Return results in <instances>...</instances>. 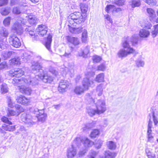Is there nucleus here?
<instances>
[{
	"label": "nucleus",
	"mask_w": 158,
	"mask_h": 158,
	"mask_svg": "<svg viewBox=\"0 0 158 158\" xmlns=\"http://www.w3.org/2000/svg\"><path fill=\"white\" fill-rule=\"evenodd\" d=\"M33 113L36 115L39 122L43 123L46 121L47 114L44 113V109L39 110L37 108H35L34 109Z\"/></svg>",
	"instance_id": "obj_5"
},
{
	"label": "nucleus",
	"mask_w": 158,
	"mask_h": 158,
	"mask_svg": "<svg viewBox=\"0 0 158 158\" xmlns=\"http://www.w3.org/2000/svg\"><path fill=\"white\" fill-rule=\"evenodd\" d=\"M35 19L34 16L30 15L29 16L28 21L31 24H34L36 23Z\"/></svg>",
	"instance_id": "obj_54"
},
{
	"label": "nucleus",
	"mask_w": 158,
	"mask_h": 158,
	"mask_svg": "<svg viewBox=\"0 0 158 158\" xmlns=\"http://www.w3.org/2000/svg\"><path fill=\"white\" fill-rule=\"evenodd\" d=\"M68 41L74 45H77L79 44V41L77 38L68 36L67 37Z\"/></svg>",
	"instance_id": "obj_22"
},
{
	"label": "nucleus",
	"mask_w": 158,
	"mask_h": 158,
	"mask_svg": "<svg viewBox=\"0 0 158 158\" xmlns=\"http://www.w3.org/2000/svg\"><path fill=\"white\" fill-rule=\"evenodd\" d=\"M23 56L21 57V58L23 60L24 62H28L29 60L31 58L30 55H28L27 53H23Z\"/></svg>",
	"instance_id": "obj_48"
},
{
	"label": "nucleus",
	"mask_w": 158,
	"mask_h": 158,
	"mask_svg": "<svg viewBox=\"0 0 158 158\" xmlns=\"http://www.w3.org/2000/svg\"><path fill=\"white\" fill-rule=\"evenodd\" d=\"M105 75L103 73H101L97 75L95 79V81L98 82L104 81Z\"/></svg>",
	"instance_id": "obj_29"
},
{
	"label": "nucleus",
	"mask_w": 158,
	"mask_h": 158,
	"mask_svg": "<svg viewBox=\"0 0 158 158\" xmlns=\"http://www.w3.org/2000/svg\"><path fill=\"white\" fill-rule=\"evenodd\" d=\"M130 3V5L132 8L139 7L141 5L140 2L139 0H132Z\"/></svg>",
	"instance_id": "obj_37"
},
{
	"label": "nucleus",
	"mask_w": 158,
	"mask_h": 158,
	"mask_svg": "<svg viewBox=\"0 0 158 158\" xmlns=\"http://www.w3.org/2000/svg\"><path fill=\"white\" fill-rule=\"evenodd\" d=\"M98 151L91 150L88 156V158H95L98 153Z\"/></svg>",
	"instance_id": "obj_40"
},
{
	"label": "nucleus",
	"mask_w": 158,
	"mask_h": 158,
	"mask_svg": "<svg viewBox=\"0 0 158 158\" xmlns=\"http://www.w3.org/2000/svg\"><path fill=\"white\" fill-rule=\"evenodd\" d=\"M94 104L99 114L104 113L106 110L105 101L102 99H98Z\"/></svg>",
	"instance_id": "obj_7"
},
{
	"label": "nucleus",
	"mask_w": 158,
	"mask_h": 158,
	"mask_svg": "<svg viewBox=\"0 0 158 158\" xmlns=\"http://www.w3.org/2000/svg\"><path fill=\"white\" fill-rule=\"evenodd\" d=\"M146 3L149 5H154L156 4V0H146Z\"/></svg>",
	"instance_id": "obj_64"
},
{
	"label": "nucleus",
	"mask_w": 158,
	"mask_h": 158,
	"mask_svg": "<svg viewBox=\"0 0 158 158\" xmlns=\"http://www.w3.org/2000/svg\"><path fill=\"white\" fill-rule=\"evenodd\" d=\"M85 98L89 102H90L89 104L94 103V100L93 99L91 95H90L89 94H86Z\"/></svg>",
	"instance_id": "obj_51"
},
{
	"label": "nucleus",
	"mask_w": 158,
	"mask_h": 158,
	"mask_svg": "<svg viewBox=\"0 0 158 158\" xmlns=\"http://www.w3.org/2000/svg\"><path fill=\"white\" fill-rule=\"evenodd\" d=\"M25 31L27 32L29 34L32 36L33 38V40H36L38 38V36L35 35V32L34 30L31 27H28L25 29Z\"/></svg>",
	"instance_id": "obj_20"
},
{
	"label": "nucleus",
	"mask_w": 158,
	"mask_h": 158,
	"mask_svg": "<svg viewBox=\"0 0 158 158\" xmlns=\"http://www.w3.org/2000/svg\"><path fill=\"white\" fill-rule=\"evenodd\" d=\"M82 85L85 90H88L89 87H93L95 86L94 80L93 79L90 80V79L85 78L83 79L82 82Z\"/></svg>",
	"instance_id": "obj_9"
},
{
	"label": "nucleus",
	"mask_w": 158,
	"mask_h": 158,
	"mask_svg": "<svg viewBox=\"0 0 158 158\" xmlns=\"http://www.w3.org/2000/svg\"><path fill=\"white\" fill-rule=\"evenodd\" d=\"M25 22L23 18L20 19V20L15 23L12 27V30L14 32L19 35L23 32V28L22 24H24Z\"/></svg>",
	"instance_id": "obj_6"
},
{
	"label": "nucleus",
	"mask_w": 158,
	"mask_h": 158,
	"mask_svg": "<svg viewBox=\"0 0 158 158\" xmlns=\"http://www.w3.org/2000/svg\"><path fill=\"white\" fill-rule=\"evenodd\" d=\"M107 145L108 148L110 149L114 150L116 147L115 143L111 141L107 142Z\"/></svg>",
	"instance_id": "obj_45"
},
{
	"label": "nucleus",
	"mask_w": 158,
	"mask_h": 158,
	"mask_svg": "<svg viewBox=\"0 0 158 158\" xmlns=\"http://www.w3.org/2000/svg\"><path fill=\"white\" fill-rule=\"evenodd\" d=\"M1 93L4 94L8 92V89L7 85L5 83L3 84L1 87Z\"/></svg>",
	"instance_id": "obj_41"
},
{
	"label": "nucleus",
	"mask_w": 158,
	"mask_h": 158,
	"mask_svg": "<svg viewBox=\"0 0 158 158\" xmlns=\"http://www.w3.org/2000/svg\"><path fill=\"white\" fill-rule=\"evenodd\" d=\"M153 135L152 130H147V135L148 142H152L153 141L154 136Z\"/></svg>",
	"instance_id": "obj_31"
},
{
	"label": "nucleus",
	"mask_w": 158,
	"mask_h": 158,
	"mask_svg": "<svg viewBox=\"0 0 158 158\" xmlns=\"http://www.w3.org/2000/svg\"><path fill=\"white\" fill-rule=\"evenodd\" d=\"M8 68L7 64L5 61L0 64V70H6Z\"/></svg>",
	"instance_id": "obj_55"
},
{
	"label": "nucleus",
	"mask_w": 158,
	"mask_h": 158,
	"mask_svg": "<svg viewBox=\"0 0 158 158\" xmlns=\"http://www.w3.org/2000/svg\"><path fill=\"white\" fill-rule=\"evenodd\" d=\"M12 11L14 14L16 15L23 14L25 12L24 11V9L22 7H20L19 6L14 7L13 8Z\"/></svg>",
	"instance_id": "obj_24"
},
{
	"label": "nucleus",
	"mask_w": 158,
	"mask_h": 158,
	"mask_svg": "<svg viewBox=\"0 0 158 158\" xmlns=\"http://www.w3.org/2000/svg\"><path fill=\"white\" fill-rule=\"evenodd\" d=\"M20 119L27 127H31L35 123V122L32 120V116L25 113L21 114Z\"/></svg>",
	"instance_id": "obj_8"
},
{
	"label": "nucleus",
	"mask_w": 158,
	"mask_h": 158,
	"mask_svg": "<svg viewBox=\"0 0 158 158\" xmlns=\"http://www.w3.org/2000/svg\"><path fill=\"white\" fill-rule=\"evenodd\" d=\"M104 155L105 158H114L116 154L114 152L107 151L105 152Z\"/></svg>",
	"instance_id": "obj_30"
},
{
	"label": "nucleus",
	"mask_w": 158,
	"mask_h": 158,
	"mask_svg": "<svg viewBox=\"0 0 158 158\" xmlns=\"http://www.w3.org/2000/svg\"><path fill=\"white\" fill-rule=\"evenodd\" d=\"M36 30L39 35L44 36L47 33L48 28L47 26L44 25H40L39 26V27Z\"/></svg>",
	"instance_id": "obj_15"
},
{
	"label": "nucleus",
	"mask_w": 158,
	"mask_h": 158,
	"mask_svg": "<svg viewBox=\"0 0 158 158\" xmlns=\"http://www.w3.org/2000/svg\"><path fill=\"white\" fill-rule=\"evenodd\" d=\"M69 84V82L67 80H61L58 88L59 91L62 93L64 92L67 90Z\"/></svg>",
	"instance_id": "obj_12"
},
{
	"label": "nucleus",
	"mask_w": 158,
	"mask_h": 158,
	"mask_svg": "<svg viewBox=\"0 0 158 158\" xmlns=\"http://www.w3.org/2000/svg\"><path fill=\"white\" fill-rule=\"evenodd\" d=\"M146 152L147 154V156L148 158H152L155 157V154L150 152L148 150H146Z\"/></svg>",
	"instance_id": "obj_59"
},
{
	"label": "nucleus",
	"mask_w": 158,
	"mask_h": 158,
	"mask_svg": "<svg viewBox=\"0 0 158 158\" xmlns=\"http://www.w3.org/2000/svg\"><path fill=\"white\" fill-rule=\"evenodd\" d=\"M86 91L84 87L81 86H77L74 89V92L77 95H80L83 93L85 91Z\"/></svg>",
	"instance_id": "obj_27"
},
{
	"label": "nucleus",
	"mask_w": 158,
	"mask_h": 158,
	"mask_svg": "<svg viewBox=\"0 0 158 158\" xmlns=\"http://www.w3.org/2000/svg\"><path fill=\"white\" fill-rule=\"evenodd\" d=\"M11 18L10 17L6 18L3 21V23L5 26H8L10 24Z\"/></svg>",
	"instance_id": "obj_56"
},
{
	"label": "nucleus",
	"mask_w": 158,
	"mask_h": 158,
	"mask_svg": "<svg viewBox=\"0 0 158 158\" xmlns=\"http://www.w3.org/2000/svg\"><path fill=\"white\" fill-rule=\"evenodd\" d=\"M80 6L82 13L83 14H85L88 10V5L84 3H81Z\"/></svg>",
	"instance_id": "obj_33"
},
{
	"label": "nucleus",
	"mask_w": 158,
	"mask_h": 158,
	"mask_svg": "<svg viewBox=\"0 0 158 158\" xmlns=\"http://www.w3.org/2000/svg\"><path fill=\"white\" fill-rule=\"evenodd\" d=\"M82 143L85 148L91 146L94 144V143L85 137H76L73 141V143H75L77 146Z\"/></svg>",
	"instance_id": "obj_4"
},
{
	"label": "nucleus",
	"mask_w": 158,
	"mask_h": 158,
	"mask_svg": "<svg viewBox=\"0 0 158 158\" xmlns=\"http://www.w3.org/2000/svg\"><path fill=\"white\" fill-rule=\"evenodd\" d=\"M102 141L100 140H99L96 142L95 144L96 148L98 149L100 148L102 144Z\"/></svg>",
	"instance_id": "obj_60"
},
{
	"label": "nucleus",
	"mask_w": 158,
	"mask_h": 158,
	"mask_svg": "<svg viewBox=\"0 0 158 158\" xmlns=\"http://www.w3.org/2000/svg\"><path fill=\"white\" fill-rule=\"evenodd\" d=\"M0 12L2 15H6L10 13V10L9 8H3L1 9Z\"/></svg>",
	"instance_id": "obj_50"
},
{
	"label": "nucleus",
	"mask_w": 158,
	"mask_h": 158,
	"mask_svg": "<svg viewBox=\"0 0 158 158\" xmlns=\"http://www.w3.org/2000/svg\"><path fill=\"white\" fill-rule=\"evenodd\" d=\"M17 102L23 105H27L30 102V100L24 96L21 95L16 98Z\"/></svg>",
	"instance_id": "obj_18"
},
{
	"label": "nucleus",
	"mask_w": 158,
	"mask_h": 158,
	"mask_svg": "<svg viewBox=\"0 0 158 158\" xmlns=\"http://www.w3.org/2000/svg\"><path fill=\"white\" fill-rule=\"evenodd\" d=\"M147 11L148 14L149 16L152 19L156 17L155 12L153 9L150 8H148L147 9Z\"/></svg>",
	"instance_id": "obj_32"
},
{
	"label": "nucleus",
	"mask_w": 158,
	"mask_h": 158,
	"mask_svg": "<svg viewBox=\"0 0 158 158\" xmlns=\"http://www.w3.org/2000/svg\"><path fill=\"white\" fill-rule=\"evenodd\" d=\"M73 65L69 66V67H65L64 65L60 69V71L61 72V73L63 74H66L67 73H72L74 72Z\"/></svg>",
	"instance_id": "obj_16"
},
{
	"label": "nucleus",
	"mask_w": 158,
	"mask_h": 158,
	"mask_svg": "<svg viewBox=\"0 0 158 158\" xmlns=\"http://www.w3.org/2000/svg\"><path fill=\"white\" fill-rule=\"evenodd\" d=\"M7 115L8 116L10 117L11 116H18V113L16 111L13 110L8 109L7 112Z\"/></svg>",
	"instance_id": "obj_39"
},
{
	"label": "nucleus",
	"mask_w": 158,
	"mask_h": 158,
	"mask_svg": "<svg viewBox=\"0 0 158 158\" xmlns=\"http://www.w3.org/2000/svg\"><path fill=\"white\" fill-rule=\"evenodd\" d=\"M86 112L90 117H92L96 114H99L97 109L94 108L93 106H88L86 108Z\"/></svg>",
	"instance_id": "obj_19"
},
{
	"label": "nucleus",
	"mask_w": 158,
	"mask_h": 158,
	"mask_svg": "<svg viewBox=\"0 0 158 158\" xmlns=\"http://www.w3.org/2000/svg\"><path fill=\"white\" fill-rule=\"evenodd\" d=\"M106 69V65L105 62H103L99 65L97 67L96 70L98 71H104Z\"/></svg>",
	"instance_id": "obj_38"
},
{
	"label": "nucleus",
	"mask_w": 158,
	"mask_h": 158,
	"mask_svg": "<svg viewBox=\"0 0 158 158\" xmlns=\"http://www.w3.org/2000/svg\"><path fill=\"white\" fill-rule=\"evenodd\" d=\"M20 59L19 57L17 58H14L10 60L9 61V62L11 65H18L20 64Z\"/></svg>",
	"instance_id": "obj_34"
},
{
	"label": "nucleus",
	"mask_w": 158,
	"mask_h": 158,
	"mask_svg": "<svg viewBox=\"0 0 158 158\" xmlns=\"http://www.w3.org/2000/svg\"><path fill=\"white\" fill-rule=\"evenodd\" d=\"M1 120L4 123H6L9 125L12 124V123L10 121L8 118L6 117L3 116Z\"/></svg>",
	"instance_id": "obj_57"
},
{
	"label": "nucleus",
	"mask_w": 158,
	"mask_h": 158,
	"mask_svg": "<svg viewBox=\"0 0 158 158\" xmlns=\"http://www.w3.org/2000/svg\"><path fill=\"white\" fill-rule=\"evenodd\" d=\"M136 66L137 67H143L145 64L144 59L141 57L138 58L135 61Z\"/></svg>",
	"instance_id": "obj_25"
},
{
	"label": "nucleus",
	"mask_w": 158,
	"mask_h": 158,
	"mask_svg": "<svg viewBox=\"0 0 158 158\" xmlns=\"http://www.w3.org/2000/svg\"><path fill=\"white\" fill-rule=\"evenodd\" d=\"M9 40L11 44L15 48H18L21 45L19 39L15 35L10 36Z\"/></svg>",
	"instance_id": "obj_14"
},
{
	"label": "nucleus",
	"mask_w": 158,
	"mask_h": 158,
	"mask_svg": "<svg viewBox=\"0 0 158 158\" xmlns=\"http://www.w3.org/2000/svg\"><path fill=\"white\" fill-rule=\"evenodd\" d=\"M124 1L123 0H116L115 1L116 4L118 6H123L124 5Z\"/></svg>",
	"instance_id": "obj_63"
},
{
	"label": "nucleus",
	"mask_w": 158,
	"mask_h": 158,
	"mask_svg": "<svg viewBox=\"0 0 158 158\" xmlns=\"http://www.w3.org/2000/svg\"><path fill=\"white\" fill-rule=\"evenodd\" d=\"M19 5V6L24 9V11L25 12L27 9V4L25 3H20Z\"/></svg>",
	"instance_id": "obj_62"
},
{
	"label": "nucleus",
	"mask_w": 158,
	"mask_h": 158,
	"mask_svg": "<svg viewBox=\"0 0 158 158\" xmlns=\"http://www.w3.org/2000/svg\"><path fill=\"white\" fill-rule=\"evenodd\" d=\"M8 34V31L6 28L3 27L0 28V42L2 41L3 38L7 37Z\"/></svg>",
	"instance_id": "obj_17"
},
{
	"label": "nucleus",
	"mask_w": 158,
	"mask_h": 158,
	"mask_svg": "<svg viewBox=\"0 0 158 158\" xmlns=\"http://www.w3.org/2000/svg\"><path fill=\"white\" fill-rule=\"evenodd\" d=\"M7 99L8 106L11 108H13L14 106V104L12 102L10 98L8 97Z\"/></svg>",
	"instance_id": "obj_58"
},
{
	"label": "nucleus",
	"mask_w": 158,
	"mask_h": 158,
	"mask_svg": "<svg viewBox=\"0 0 158 158\" xmlns=\"http://www.w3.org/2000/svg\"><path fill=\"white\" fill-rule=\"evenodd\" d=\"M15 108L16 109L15 111L18 113V116L22 112H23L24 111V109L20 106L19 105H16L15 106Z\"/></svg>",
	"instance_id": "obj_46"
},
{
	"label": "nucleus",
	"mask_w": 158,
	"mask_h": 158,
	"mask_svg": "<svg viewBox=\"0 0 158 158\" xmlns=\"http://www.w3.org/2000/svg\"><path fill=\"white\" fill-rule=\"evenodd\" d=\"M52 38V36L51 34H49L47 37V40L45 42L44 45L48 49H49L50 48Z\"/></svg>",
	"instance_id": "obj_26"
},
{
	"label": "nucleus",
	"mask_w": 158,
	"mask_h": 158,
	"mask_svg": "<svg viewBox=\"0 0 158 158\" xmlns=\"http://www.w3.org/2000/svg\"><path fill=\"white\" fill-rule=\"evenodd\" d=\"M85 75L86 77L85 78L89 79L90 77H93L95 75V73L93 71L92 69H88L85 72Z\"/></svg>",
	"instance_id": "obj_28"
},
{
	"label": "nucleus",
	"mask_w": 158,
	"mask_h": 158,
	"mask_svg": "<svg viewBox=\"0 0 158 158\" xmlns=\"http://www.w3.org/2000/svg\"><path fill=\"white\" fill-rule=\"evenodd\" d=\"M150 34V32L148 30L144 29H141L139 32V35L141 38L147 37Z\"/></svg>",
	"instance_id": "obj_23"
},
{
	"label": "nucleus",
	"mask_w": 158,
	"mask_h": 158,
	"mask_svg": "<svg viewBox=\"0 0 158 158\" xmlns=\"http://www.w3.org/2000/svg\"><path fill=\"white\" fill-rule=\"evenodd\" d=\"M152 35L153 37H155L158 33V25H155L154 29L152 31Z\"/></svg>",
	"instance_id": "obj_49"
},
{
	"label": "nucleus",
	"mask_w": 158,
	"mask_h": 158,
	"mask_svg": "<svg viewBox=\"0 0 158 158\" xmlns=\"http://www.w3.org/2000/svg\"><path fill=\"white\" fill-rule=\"evenodd\" d=\"M115 6L114 5H107L106 8V11L109 13L110 10L114 11Z\"/></svg>",
	"instance_id": "obj_52"
},
{
	"label": "nucleus",
	"mask_w": 158,
	"mask_h": 158,
	"mask_svg": "<svg viewBox=\"0 0 158 158\" xmlns=\"http://www.w3.org/2000/svg\"><path fill=\"white\" fill-rule=\"evenodd\" d=\"M103 84H100L96 88V91L99 96H101L102 94L103 91Z\"/></svg>",
	"instance_id": "obj_44"
},
{
	"label": "nucleus",
	"mask_w": 158,
	"mask_h": 158,
	"mask_svg": "<svg viewBox=\"0 0 158 158\" xmlns=\"http://www.w3.org/2000/svg\"><path fill=\"white\" fill-rule=\"evenodd\" d=\"M83 27H69V30L70 32L73 34H77L81 33Z\"/></svg>",
	"instance_id": "obj_21"
},
{
	"label": "nucleus",
	"mask_w": 158,
	"mask_h": 158,
	"mask_svg": "<svg viewBox=\"0 0 158 158\" xmlns=\"http://www.w3.org/2000/svg\"><path fill=\"white\" fill-rule=\"evenodd\" d=\"M92 59L94 63H98L101 60L102 58L100 56L95 55L93 56Z\"/></svg>",
	"instance_id": "obj_53"
},
{
	"label": "nucleus",
	"mask_w": 158,
	"mask_h": 158,
	"mask_svg": "<svg viewBox=\"0 0 158 158\" xmlns=\"http://www.w3.org/2000/svg\"><path fill=\"white\" fill-rule=\"evenodd\" d=\"M96 124L95 121H92L90 123H88L85 125V127L83 128V131H85L87 129H90L93 127Z\"/></svg>",
	"instance_id": "obj_43"
},
{
	"label": "nucleus",
	"mask_w": 158,
	"mask_h": 158,
	"mask_svg": "<svg viewBox=\"0 0 158 158\" xmlns=\"http://www.w3.org/2000/svg\"><path fill=\"white\" fill-rule=\"evenodd\" d=\"M24 74V71L22 69L18 68L14 69L10 71L9 75L12 77L19 78L23 75Z\"/></svg>",
	"instance_id": "obj_10"
},
{
	"label": "nucleus",
	"mask_w": 158,
	"mask_h": 158,
	"mask_svg": "<svg viewBox=\"0 0 158 158\" xmlns=\"http://www.w3.org/2000/svg\"><path fill=\"white\" fill-rule=\"evenodd\" d=\"M85 15H83L79 12H75L71 13L69 16V22L70 24H73L74 22L77 24H80L84 22L85 20Z\"/></svg>",
	"instance_id": "obj_2"
},
{
	"label": "nucleus",
	"mask_w": 158,
	"mask_h": 158,
	"mask_svg": "<svg viewBox=\"0 0 158 158\" xmlns=\"http://www.w3.org/2000/svg\"><path fill=\"white\" fill-rule=\"evenodd\" d=\"M31 69L33 71L38 70L39 73L36 75L35 78L28 77L26 78H22L18 79L14 78L12 81L15 86H18V89L21 93L27 95H30L31 90L30 88L27 87L26 85H35L38 84L40 80H42L44 83H51L53 80V78L48 76L47 73L42 69L41 66L38 62L32 63Z\"/></svg>",
	"instance_id": "obj_1"
},
{
	"label": "nucleus",
	"mask_w": 158,
	"mask_h": 158,
	"mask_svg": "<svg viewBox=\"0 0 158 158\" xmlns=\"http://www.w3.org/2000/svg\"><path fill=\"white\" fill-rule=\"evenodd\" d=\"M73 144L71 145L67 149V156L68 158H73L77 153L76 148L74 147Z\"/></svg>",
	"instance_id": "obj_13"
},
{
	"label": "nucleus",
	"mask_w": 158,
	"mask_h": 158,
	"mask_svg": "<svg viewBox=\"0 0 158 158\" xmlns=\"http://www.w3.org/2000/svg\"><path fill=\"white\" fill-rule=\"evenodd\" d=\"M138 35L135 34L133 35L131 37H127L123 44V47L124 48H127V49H134L130 45L129 42H131L132 46H136L138 44Z\"/></svg>",
	"instance_id": "obj_3"
},
{
	"label": "nucleus",
	"mask_w": 158,
	"mask_h": 158,
	"mask_svg": "<svg viewBox=\"0 0 158 158\" xmlns=\"http://www.w3.org/2000/svg\"><path fill=\"white\" fill-rule=\"evenodd\" d=\"M80 52H79L78 55L79 56H82L83 57L86 58L88 56L89 53V50H81Z\"/></svg>",
	"instance_id": "obj_42"
},
{
	"label": "nucleus",
	"mask_w": 158,
	"mask_h": 158,
	"mask_svg": "<svg viewBox=\"0 0 158 158\" xmlns=\"http://www.w3.org/2000/svg\"><path fill=\"white\" fill-rule=\"evenodd\" d=\"M131 54H133L135 56L138 52L135 50H120L118 53V57L122 58Z\"/></svg>",
	"instance_id": "obj_11"
},
{
	"label": "nucleus",
	"mask_w": 158,
	"mask_h": 158,
	"mask_svg": "<svg viewBox=\"0 0 158 158\" xmlns=\"http://www.w3.org/2000/svg\"><path fill=\"white\" fill-rule=\"evenodd\" d=\"M14 53L12 51L6 52H3L2 54V57L4 60H6L10 57Z\"/></svg>",
	"instance_id": "obj_36"
},
{
	"label": "nucleus",
	"mask_w": 158,
	"mask_h": 158,
	"mask_svg": "<svg viewBox=\"0 0 158 158\" xmlns=\"http://www.w3.org/2000/svg\"><path fill=\"white\" fill-rule=\"evenodd\" d=\"M49 71L51 73L53 74H54V75L55 76H57L58 74V73L56 71L54 68L50 67L49 69Z\"/></svg>",
	"instance_id": "obj_61"
},
{
	"label": "nucleus",
	"mask_w": 158,
	"mask_h": 158,
	"mask_svg": "<svg viewBox=\"0 0 158 158\" xmlns=\"http://www.w3.org/2000/svg\"><path fill=\"white\" fill-rule=\"evenodd\" d=\"M2 129L6 131H13L15 129V126H10V125L4 124L2 126Z\"/></svg>",
	"instance_id": "obj_35"
},
{
	"label": "nucleus",
	"mask_w": 158,
	"mask_h": 158,
	"mask_svg": "<svg viewBox=\"0 0 158 158\" xmlns=\"http://www.w3.org/2000/svg\"><path fill=\"white\" fill-rule=\"evenodd\" d=\"M100 131L98 129H94L91 132L90 136L91 138H95L98 136L99 134Z\"/></svg>",
	"instance_id": "obj_47"
}]
</instances>
